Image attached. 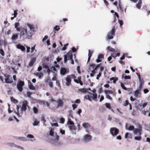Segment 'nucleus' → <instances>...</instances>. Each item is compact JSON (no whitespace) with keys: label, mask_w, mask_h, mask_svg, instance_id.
Listing matches in <instances>:
<instances>
[{"label":"nucleus","mask_w":150,"mask_h":150,"mask_svg":"<svg viewBox=\"0 0 150 150\" xmlns=\"http://www.w3.org/2000/svg\"><path fill=\"white\" fill-rule=\"evenodd\" d=\"M124 79H131V77L129 76H125L124 77Z\"/></svg>","instance_id":"nucleus-62"},{"label":"nucleus","mask_w":150,"mask_h":150,"mask_svg":"<svg viewBox=\"0 0 150 150\" xmlns=\"http://www.w3.org/2000/svg\"><path fill=\"white\" fill-rule=\"evenodd\" d=\"M104 58V55L102 54H99L98 56V59L96 60V62L97 63L100 62L101 61V59Z\"/></svg>","instance_id":"nucleus-10"},{"label":"nucleus","mask_w":150,"mask_h":150,"mask_svg":"<svg viewBox=\"0 0 150 150\" xmlns=\"http://www.w3.org/2000/svg\"><path fill=\"white\" fill-rule=\"evenodd\" d=\"M142 5V4H140L138 3L136 4V7L137 8L140 9L141 8Z\"/></svg>","instance_id":"nucleus-46"},{"label":"nucleus","mask_w":150,"mask_h":150,"mask_svg":"<svg viewBox=\"0 0 150 150\" xmlns=\"http://www.w3.org/2000/svg\"><path fill=\"white\" fill-rule=\"evenodd\" d=\"M41 103L44 105H47L48 107L50 106V104L47 102H46L45 100H42L41 101Z\"/></svg>","instance_id":"nucleus-25"},{"label":"nucleus","mask_w":150,"mask_h":150,"mask_svg":"<svg viewBox=\"0 0 150 150\" xmlns=\"http://www.w3.org/2000/svg\"><path fill=\"white\" fill-rule=\"evenodd\" d=\"M140 90H137L134 93V95L136 97L138 96V95L139 94Z\"/></svg>","instance_id":"nucleus-27"},{"label":"nucleus","mask_w":150,"mask_h":150,"mask_svg":"<svg viewBox=\"0 0 150 150\" xmlns=\"http://www.w3.org/2000/svg\"><path fill=\"white\" fill-rule=\"evenodd\" d=\"M17 11L15 10L14 11V13L12 14V15H14V17H16L17 15L18 14V13H17Z\"/></svg>","instance_id":"nucleus-50"},{"label":"nucleus","mask_w":150,"mask_h":150,"mask_svg":"<svg viewBox=\"0 0 150 150\" xmlns=\"http://www.w3.org/2000/svg\"><path fill=\"white\" fill-rule=\"evenodd\" d=\"M11 101L14 103H16L18 102V101L13 97H11Z\"/></svg>","instance_id":"nucleus-30"},{"label":"nucleus","mask_w":150,"mask_h":150,"mask_svg":"<svg viewBox=\"0 0 150 150\" xmlns=\"http://www.w3.org/2000/svg\"><path fill=\"white\" fill-rule=\"evenodd\" d=\"M77 70L78 73L79 74H81V72L80 70V67L79 66H78L77 67Z\"/></svg>","instance_id":"nucleus-53"},{"label":"nucleus","mask_w":150,"mask_h":150,"mask_svg":"<svg viewBox=\"0 0 150 150\" xmlns=\"http://www.w3.org/2000/svg\"><path fill=\"white\" fill-rule=\"evenodd\" d=\"M18 34L16 33L13 34L12 35L11 38V40L13 41H15L18 38Z\"/></svg>","instance_id":"nucleus-19"},{"label":"nucleus","mask_w":150,"mask_h":150,"mask_svg":"<svg viewBox=\"0 0 150 150\" xmlns=\"http://www.w3.org/2000/svg\"><path fill=\"white\" fill-rule=\"evenodd\" d=\"M46 82H47L48 83L50 86L51 88L53 87V82L49 78H48L46 81Z\"/></svg>","instance_id":"nucleus-15"},{"label":"nucleus","mask_w":150,"mask_h":150,"mask_svg":"<svg viewBox=\"0 0 150 150\" xmlns=\"http://www.w3.org/2000/svg\"><path fill=\"white\" fill-rule=\"evenodd\" d=\"M78 79H79V83H80V84L81 85V86L83 85V84L81 80V77H78Z\"/></svg>","instance_id":"nucleus-43"},{"label":"nucleus","mask_w":150,"mask_h":150,"mask_svg":"<svg viewBox=\"0 0 150 150\" xmlns=\"http://www.w3.org/2000/svg\"><path fill=\"white\" fill-rule=\"evenodd\" d=\"M67 73V70L65 68H62L60 70V74L62 75H64Z\"/></svg>","instance_id":"nucleus-17"},{"label":"nucleus","mask_w":150,"mask_h":150,"mask_svg":"<svg viewBox=\"0 0 150 150\" xmlns=\"http://www.w3.org/2000/svg\"><path fill=\"white\" fill-rule=\"evenodd\" d=\"M83 126L85 128L87 129L90 127V125L88 123H85L83 124Z\"/></svg>","instance_id":"nucleus-20"},{"label":"nucleus","mask_w":150,"mask_h":150,"mask_svg":"<svg viewBox=\"0 0 150 150\" xmlns=\"http://www.w3.org/2000/svg\"><path fill=\"white\" fill-rule=\"evenodd\" d=\"M68 124H69L70 125H72L74 124L73 121H72L70 119H69L68 121Z\"/></svg>","instance_id":"nucleus-35"},{"label":"nucleus","mask_w":150,"mask_h":150,"mask_svg":"<svg viewBox=\"0 0 150 150\" xmlns=\"http://www.w3.org/2000/svg\"><path fill=\"white\" fill-rule=\"evenodd\" d=\"M76 78V76L74 74H71L68 75L66 78L65 84L67 86H69L71 84V79H75Z\"/></svg>","instance_id":"nucleus-4"},{"label":"nucleus","mask_w":150,"mask_h":150,"mask_svg":"<svg viewBox=\"0 0 150 150\" xmlns=\"http://www.w3.org/2000/svg\"><path fill=\"white\" fill-rule=\"evenodd\" d=\"M58 106L62 107L63 106V102L61 100H59L58 102Z\"/></svg>","instance_id":"nucleus-34"},{"label":"nucleus","mask_w":150,"mask_h":150,"mask_svg":"<svg viewBox=\"0 0 150 150\" xmlns=\"http://www.w3.org/2000/svg\"><path fill=\"white\" fill-rule=\"evenodd\" d=\"M126 127V129L129 130H133V133L134 134H137L138 133L139 135H141L142 134V127L141 125H139L138 128H134V126H130L127 129V127Z\"/></svg>","instance_id":"nucleus-3"},{"label":"nucleus","mask_w":150,"mask_h":150,"mask_svg":"<svg viewBox=\"0 0 150 150\" xmlns=\"http://www.w3.org/2000/svg\"><path fill=\"white\" fill-rule=\"evenodd\" d=\"M0 53L2 56H4L5 55L4 52L2 49H0Z\"/></svg>","instance_id":"nucleus-40"},{"label":"nucleus","mask_w":150,"mask_h":150,"mask_svg":"<svg viewBox=\"0 0 150 150\" xmlns=\"http://www.w3.org/2000/svg\"><path fill=\"white\" fill-rule=\"evenodd\" d=\"M79 91L82 93H85L86 91V90L85 88H81L79 89Z\"/></svg>","instance_id":"nucleus-42"},{"label":"nucleus","mask_w":150,"mask_h":150,"mask_svg":"<svg viewBox=\"0 0 150 150\" xmlns=\"http://www.w3.org/2000/svg\"><path fill=\"white\" fill-rule=\"evenodd\" d=\"M118 78L114 77H112L110 78V81L113 80V82L114 83H116V81L118 80Z\"/></svg>","instance_id":"nucleus-21"},{"label":"nucleus","mask_w":150,"mask_h":150,"mask_svg":"<svg viewBox=\"0 0 150 150\" xmlns=\"http://www.w3.org/2000/svg\"><path fill=\"white\" fill-rule=\"evenodd\" d=\"M110 132L112 136H114L117 135L119 132L118 129L115 127H112L110 129Z\"/></svg>","instance_id":"nucleus-8"},{"label":"nucleus","mask_w":150,"mask_h":150,"mask_svg":"<svg viewBox=\"0 0 150 150\" xmlns=\"http://www.w3.org/2000/svg\"><path fill=\"white\" fill-rule=\"evenodd\" d=\"M93 52L92 51H91L90 50H88V59L87 63H88L90 60L91 58L92 55V54L93 53Z\"/></svg>","instance_id":"nucleus-18"},{"label":"nucleus","mask_w":150,"mask_h":150,"mask_svg":"<svg viewBox=\"0 0 150 150\" xmlns=\"http://www.w3.org/2000/svg\"><path fill=\"white\" fill-rule=\"evenodd\" d=\"M105 105L106 108H108L109 109H111V108L110 106V104L109 103H105Z\"/></svg>","instance_id":"nucleus-41"},{"label":"nucleus","mask_w":150,"mask_h":150,"mask_svg":"<svg viewBox=\"0 0 150 150\" xmlns=\"http://www.w3.org/2000/svg\"><path fill=\"white\" fill-rule=\"evenodd\" d=\"M41 120L43 121V123L44 125L45 124V122H46V120L44 116H42L41 117Z\"/></svg>","instance_id":"nucleus-49"},{"label":"nucleus","mask_w":150,"mask_h":150,"mask_svg":"<svg viewBox=\"0 0 150 150\" xmlns=\"http://www.w3.org/2000/svg\"><path fill=\"white\" fill-rule=\"evenodd\" d=\"M107 49L108 50H109L110 51H112V52H115V50L114 49L112 48L110 46H108L107 47Z\"/></svg>","instance_id":"nucleus-33"},{"label":"nucleus","mask_w":150,"mask_h":150,"mask_svg":"<svg viewBox=\"0 0 150 150\" xmlns=\"http://www.w3.org/2000/svg\"><path fill=\"white\" fill-rule=\"evenodd\" d=\"M60 132L62 134H64L65 133V130H63L62 129H60Z\"/></svg>","instance_id":"nucleus-57"},{"label":"nucleus","mask_w":150,"mask_h":150,"mask_svg":"<svg viewBox=\"0 0 150 150\" xmlns=\"http://www.w3.org/2000/svg\"><path fill=\"white\" fill-rule=\"evenodd\" d=\"M39 123V122L37 120H35L34 122L33 123V125L34 126H37V125Z\"/></svg>","instance_id":"nucleus-44"},{"label":"nucleus","mask_w":150,"mask_h":150,"mask_svg":"<svg viewBox=\"0 0 150 150\" xmlns=\"http://www.w3.org/2000/svg\"><path fill=\"white\" fill-rule=\"evenodd\" d=\"M69 127L70 130L73 134H76V127L74 125H70L69 126Z\"/></svg>","instance_id":"nucleus-9"},{"label":"nucleus","mask_w":150,"mask_h":150,"mask_svg":"<svg viewBox=\"0 0 150 150\" xmlns=\"http://www.w3.org/2000/svg\"><path fill=\"white\" fill-rule=\"evenodd\" d=\"M20 23L19 22L16 23H15V28L17 31H20L19 33L20 38H24L25 36L28 38L30 39L32 36L34 34L35 31L34 29V25L33 24H30L29 23H27V25L29 28V30H27L26 27H19Z\"/></svg>","instance_id":"nucleus-1"},{"label":"nucleus","mask_w":150,"mask_h":150,"mask_svg":"<svg viewBox=\"0 0 150 150\" xmlns=\"http://www.w3.org/2000/svg\"><path fill=\"white\" fill-rule=\"evenodd\" d=\"M48 38V36L47 35H45V36L44 38L42 40V42H44V41L47 40Z\"/></svg>","instance_id":"nucleus-59"},{"label":"nucleus","mask_w":150,"mask_h":150,"mask_svg":"<svg viewBox=\"0 0 150 150\" xmlns=\"http://www.w3.org/2000/svg\"><path fill=\"white\" fill-rule=\"evenodd\" d=\"M106 95V98L110 100H112V98L110 96L108 93H105Z\"/></svg>","instance_id":"nucleus-36"},{"label":"nucleus","mask_w":150,"mask_h":150,"mask_svg":"<svg viewBox=\"0 0 150 150\" xmlns=\"http://www.w3.org/2000/svg\"><path fill=\"white\" fill-rule=\"evenodd\" d=\"M4 76H0V80L3 83H11L13 82L12 78L10 75L4 74Z\"/></svg>","instance_id":"nucleus-2"},{"label":"nucleus","mask_w":150,"mask_h":150,"mask_svg":"<svg viewBox=\"0 0 150 150\" xmlns=\"http://www.w3.org/2000/svg\"><path fill=\"white\" fill-rule=\"evenodd\" d=\"M69 115L70 117H71L72 118H73V115L71 114L72 111L71 110H70L69 111Z\"/></svg>","instance_id":"nucleus-58"},{"label":"nucleus","mask_w":150,"mask_h":150,"mask_svg":"<svg viewBox=\"0 0 150 150\" xmlns=\"http://www.w3.org/2000/svg\"><path fill=\"white\" fill-rule=\"evenodd\" d=\"M27 137L29 138H33L34 137L33 135L30 134H29L28 135Z\"/></svg>","instance_id":"nucleus-63"},{"label":"nucleus","mask_w":150,"mask_h":150,"mask_svg":"<svg viewBox=\"0 0 150 150\" xmlns=\"http://www.w3.org/2000/svg\"><path fill=\"white\" fill-rule=\"evenodd\" d=\"M92 98L94 100L96 99L97 97V95L96 93H94L93 94Z\"/></svg>","instance_id":"nucleus-39"},{"label":"nucleus","mask_w":150,"mask_h":150,"mask_svg":"<svg viewBox=\"0 0 150 150\" xmlns=\"http://www.w3.org/2000/svg\"><path fill=\"white\" fill-rule=\"evenodd\" d=\"M27 102L25 100L24 101L23 103V105L21 108L22 110L25 111L27 109Z\"/></svg>","instance_id":"nucleus-11"},{"label":"nucleus","mask_w":150,"mask_h":150,"mask_svg":"<svg viewBox=\"0 0 150 150\" xmlns=\"http://www.w3.org/2000/svg\"><path fill=\"white\" fill-rule=\"evenodd\" d=\"M148 103H144V104H140L139 105L140 107L142 106V108H144L146 105H147Z\"/></svg>","instance_id":"nucleus-28"},{"label":"nucleus","mask_w":150,"mask_h":150,"mask_svg":"<svg viewBox=\"0 0 150 150\" xmlns=\"http://www.w3.org/2000/svg\"><path fill=\"white\" fill-rule=\"evenodd\" d=\"M140 84L141 85H143L144 84V80L143 79H142L140 80H139Z\"/></svg>","instance_id":"nucleus-54"},{"label":"nucleus","mask_w":150,"mask_h":150,"mask_svg":"<svg viewBox=\"0 0 150 150\" xmlns=\"http://www.w3.org/2000/svg\"><path fill=\"white\" fill-rule=\"evenodd\" d=\"M25 85L24 82L22 81H18L17 84V88L20 92H21L23 90V87Z\"/></svg>","instance_id":"nucleus-5"},{"label":"nucleus","mask_w":150,"mask_h":150,"mask_svg":"<svg viewBox=\"0 0 150 150\" xmlns=\"http://www.w3.org/2000/svg\"><path fill=\"white\" fill-rule=\"evenodd\" d=\"M95 64L93 63L90 64L89 67V70H91L94 68L95 67Z\"/></svg>","instance_id":"nucleus-24"},{"label":"nucleus","mask_w":150,"mask_h":150,"mask_svg":"<svg viewBox=\"0 0 150 150\" xmlns=\"http://www.w3.org/2000/svg\"><path fill=\"white\" fill-rule=\"evenodd\" d=\"M105 93L108 94H113L114 93V92L110 90H105L104 91Z\"/></svg>","instance_id":"nucleus-23"},{"label":"nucleus","mask_w":150,"mask_h":150,"mask_svg":"<svg viewBox=\"0 0 150 150\" xmlns=\"http://www.w3.org/2000/svg\"><path fill=\"white\" fill-rule=\"evenodd\" d=\"M69 45L68 43H67L66 44V45H65L64 47H63L62 48V50H65L66 49H67V47H66L68 45Z\"/></svg>","instance_id":"nucleus-52"},{"label":"nucleus","mask_w":150,"mask_h":150,"mask_svg":"<svg viewBox=\"0 0 150 150\" xmlns=\"http://www.w3.org/2000/svg\"><path fill=\"white\" fill-rule=\"evenodd\" d=\"M92 138V137L88 134H87L85 135L84 136V140L86 142H89L90 141Z\"/></svg>","instance_id":"nucleus-13"},{"label":"nucleus","mask_w":150,"mask_h":150,"mask_svg":"<svg viewBox=\"0 0 150 150\" xmlns=\"http://www.w3.org/2000/svg\"><path fill=\"white\" fill-rule=\"evenodd\" d=\"M54 129L53 128H51L50 129V135L51 136H53L54 135Z\"/></svg>","instance_id":"nucleus-31"},{"label":"nucleus","mask_w":150,"mask_h":150,"mask_svg":"<svg viewBox=\"0 0 150 150\" xmlns=\"http://www.w3.org/2000/svg\"><path fill=\"white\" fill-rule=\"evenodd\" d=\"M39 75V79H41L43 76V74L42 73H40V74L38 73L37 75Z\"/></svg>","instance_id":"nucleus-45"},{"label":"nucleus","mask_w":150,"mask_h":150,"mask_svg":"<svg viewBox=\"0 0 150 150\" xmlns=\"http://www.w3.org/2000/svg\"><path fill=\"white\" fill-rule=\"evenodd\" d=\"M77 105H76L75 104H73L72 105V106L73 108V110H74L75 109V108H77Z\"/></svg>","instance_id":"nucleus-55"},{"label":"nucleus","mask_w":150,"mask_h":150,"mask_svg":"<svg viewBox=\"0 0 150 150\" xmlns=\"http://www.w3.org/2000/svg\"><path fill=\"white\" fill-rule=\"evenodd\" d=\"M16 47L17 48L20 49L22 51H24L25 50V47L23 45L20 44H18L16 45Z\"/></svg>","instance_id":"nucleus-14"},{"label":"nucleus","mask_w":150,"mask_h":150,"mask_svg":"<svg viewBox=\"0 0 150 150\" xmlns=\"http://www.w3.org/2000/svg\"><path fill=\"white\" fill-rule=\"evenodd\" d=\"M29 88L30 90H34L35 89V87L33 85L30 83V84L29 85Z\"/></svg>","instance_id":"nucleus-26"},{"label":"nucleus","mask_w":150,"mask_h":150,"mask_svg":"<svg viewBox=\"0 0 150 150\" xmlns=\"http://www.w3.org/2000/svg\"><path fill=\"white\" fill-rule=\"evenodd\" d=\"M54 29L57 31L60 29V27L59 25H56L54 27Z\"/></svg>","instance_id":"nucleus-37"},{"label":"nucleus","mask_w":150,"mask_h":150,"mask_svg":"<svg viewBox=\"0 0 150 150\" xmlns=\"http://www.w3.org/2000/svg\"><path fill=\"white\" fill-rule=\"evenodd\" d=\"M115 27H113L110 31L108 32L107 35L108 39L110 40L113 38V36L115 35Z\"/></svg>","instance_id":"nucleus-6"},{"label":"nucleus","mask_w":150,"mask_h":150,"mask_svg":"<svg viewBox=\"0 0 150 150\" xmlns=\"http://www.w3.org/2000/svg\"><path fill=\"white\" fill-rule=\"evenodd\" d=\"M120 54V53H113L111 54V56L112 57L115 58L117 56H119Z\"/></svg>","instance_id":"nucleus-22"},{"label":"nucleus","mask_w":150,"mask_h":150,"mask_svg":"<svg viewBox=\"0 0 150 150\" xmlns=\"http://www.w3.org/2000/svg\"><path fill=\"white\" fill-rule=\"evenodd\" d=\"M18 139L24 141L25 140V138L24 137H20L18 138Z\"/></svg>","instance_id":"nucleus-60"},{"label":"nucleus","mask_w":150,"mask_h":150,"mask_svg":"<svg viewBox=\"0 0 150 150\" xmlns=\"http://www.w3.org/2000/svg\"><path fill=\"white\" fill-rule=\"evenodd\" d=\"M8 144L10 146L15 147L16 144L13 143H8Z\"/></svg>","instance_id":"nucleus-51"},{"label":"nucleus","mask_w":150,"mask_h":150,"mask_svg":"<svg viewBox=\"0 0 150 150\" xmlns=\"http://www.w3.org/2000/svg\"><path fill=\"white\" fill-rule=\"evenodd\" d=\"M129 103V102L127 100H126L124 102L123 105L124 106H126L128 105Z\"/></svg>","instance_id":"nucleus-29"},{"label":"nucleus","mask_w":150,"mask_h":150,"mask_svg":"<svg viewBox=\"0 0 150 150\" xmlns=\"http://www.w3.org/2000/svg\"><path fill=\"white\" fill-rule=\"evenodd\" d=\"M32 94V93L30 92H27V96L28 97L30 98L31 97V96Z\"/></svg>","instance_id":"nucleus-47"},{"label":"nucleus","mask_w":150,"mask_h":150,"mask_svg":"<svg viewBox=\"0 0 150 150\" xmlns=\"http://www.w3.org/2000/svg\"><path fill=\"white\" fill-rule=\"evenodd\" d=\"M64 62L66 63L67 60H69L72 59L73 58L72 52L71 51H69L67 54L64 55Z\"/></svg>","instance_id":"nucleus-7"},{"label":"nucleus","mask_w":150,"mask_h":150,"mask_svg":"<svg viewBox=\"0 0 150 150\" xmlns=\"http://www.w3.org/2000/svg\"><path fill=\"white\" fill-rule=\"evenodd\" d=\"M60 121L61 123H64L65 121V119L64 118L62 117L60 119Z\"/></svg>","instance_id":"nucleus-56"},{"label":"nucleus","mask_w":150,"mask_h":150,"mask_svg":"<svg viewBox=\"0 0 150 150\" xmlns=\"http://www.w3.org/2000/svg\"><path fill=\"white\" fill-rule=\"evenodd\" d=\"M119 22L120 24V26H122V25L123 24V22L121 20H119Z\"/></svg>","instance_id":"nucleus-61"},{"label":"nucleus","mask_w":150,"mask_h":150,"mask_svg":"<svg viewBox=\"0 0 150 150\" xmlns=\"http://www.w3.org/2000/svg\"><path fill=\"white\" fill-rule=\"evenodd\" d=\"M140 136V135H139ZM142 139V137L140 136H136L134 137V139L136 140H140Z\"/></svg>","instance_id":"nucleus-38"},{"label":"nucleus","mask_w":150,"mask_h":150,"mask_svg":"<svg viewBox=\"0 0 150 150\" xmlns=\"http://www.w3.org/2000/svg\"><path fill=\"white\" fill-rule=\"evenodd\" d=\"M52 126H55L57 127L58 126V125L57 123H54L52 124Z\"/></svg>","instance_id":"nucleus-64"},{"label":"nucleus","mask_w":150,"mask_h":150,"mask_svg":"<svg viewBox=\"0 0 150 150\" xmlns=\"http://www.w3.org/2000/svg\"><path fill=\"white\" fill-rule=\"evenodd\" d=\"M33 110L34 113L35 114L37 113L38 112V108L35 107H33Z\"/></svg>","instance_id":"nucleus-32"},{"label":"nucleus","mask_w":150,"mask_h":150,"mask_svg":"<svg viewBox=\"0 0 150 150\" xmlns=\"http://www.w3.org/2000/svg\"><path fill=\"white\" fill-rule=\"evenodd\" d=\"M125 138L127 139H131L132 138V136L131 133L127 132L126 133L125 135Z\"/></svg>","instance_id":"nucleus-16"},{"label":"nucleus","mask_w":150,"mask_h":150,"mask_svg":"<svg viewBox=\"0 0 150 150\" xmlns=\"http://www.w3.org/2000/svg\"><path fill=\"white\" fill-rule=\"evenodd\" d=\"M36 59V57H34L30 59V62H29L28 65L30 67H32L34 63L35 62Z\"/></svg>","instance_id":"nucleus-12"},{"label":"nucleus","mask_w":150,"mask_h":150,"mask_svg":"<svg viewBox=\"0 0 150 150\" xmlns=\"http://www.w3.org/2000/svg\"><path fill=\"white\" fill-rule=\"evenodd\" d=\"M121 87L125 90H127V88L125 86V85L122 83H121Z\"/></svg>","instance_id":"nucleus-48"}]
</instances>
